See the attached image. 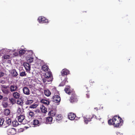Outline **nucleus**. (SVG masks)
Returning <instances> with one entry per match:
<instances>
[{"label":"nucleus","mask_w":135,"mask_h":135,"mask_svg":"<svg viewBox=\"0 0 135 135\" xmlns=\"http://www.w3.org/2000/svg\"><path fill=\"white\" fill-rule=\"evenodd\" d=\"M3 98V96L0 95V100L2 99Z\"/></svg>","instance_id":"nucleus-46"},{"label":"nucleus","mask_w":135,"mask_h":135,"mask_svg":"<svg viewBox=\"0 0 135 135\" xmlns=\"http://www.w3.org/2000/svg\"><path fill=\"white\" fill-rule=\"evenodd\" d=\"M67 78H65L64 80L60 84V86H63L65 84V83L67 82L68 83V81L67 80Z\"/></svg>","instance_id":"nucleus-23"},{"label":"nucleus","mask_w":135,"mask_h":135,"mask_svg":"<svg viewBox=\"0 0 135 135\" xmlns=\"http://www.w3.org/2000/svg\"><path fill=\"white\" fill-rule=\"evenodd\" d=\"M11 73L13 76L16 77L18 75L17 72L15 70H12Z\"/></svg>","instance_id":"nucleus-28"},{"label":"nucleus","mask_w":135,"mask_h":135,"mask_svg":"<svg viewBox=\"0 0 135 135\" xmlns=\"http://www.w3.org/2000/svg\"><path fill=\"white\" fill-rule=\"evenodd\" d=\"M23 102L22 100H18L17 102V103L18 105H20L21 106H22L23 105Z\"/></svg>","instance_id":"nucleus-38"},{"label":"nucleus","mask_w":135,"mask_h":135,"mask_svg":"<svg viewBox=\"0 0 135 135\" xmlns=\"http://www.w3.org/2000/svg\"><path fill=\"white\" fill-rule=\"evenodd\" d=\"M61 75L64 76L65 75H67L69 73V70L66 68L63 69L61 71Z\"/></svg>","instance_id":"nucleus-12"},{"label":"nucleus","mask_w":135,"mask_h":135,"mask_svg":"<svg viewBox=\"0 0 135 135\" xmlns=\"http://www.w3.org/2000/svg\"><path fill=\"white\" fill-rule=\"evenodd\" d=\"M41 117L38 118V119H35L33 120V124L35 127L38 126L40 125L41 122L42 120Z\"/></svg>","instance_id":"nucleus-6"},{"label":"nucleus","mask_w":135,"mask_h":135,"mask_svg":"<svg viewBox=\"0 0 135 135\" xmlns=\"http://www.w3.org/2000/svg\"><path fill=\"white\" fill-rule=\"evenodd\" d=\"M8 86H6V85H3V88L2 89H4V88H8Z\"/></svg>","instance_id":"nucleus-44"},{"label":"nucleus","mask_w":135,"mask_h":135,"mask_svg":"<svg viewBox=\"0 0 135 135\" xmlns=\"http://www.w3.org/2000/svg\"><path fill=\"white\" fill-rule=\"evenodd\" d=\"M27 59L28 62L32 63L33 62L34 58L30 56L27 57Z\"/></svg>","instance_id":"nucleus-29"},{"label":"nucleus","mask_w":135,"mask_h":135,"mask_svg":"<svg viewBox=\"0 0 135 135\" xmlns=\"http://www.w3.org/2000/svg\"><path fill=\"white\" fill-rule=\"evenodd\" d=\"M44 78L42 79L43 83H45L47 81L49 82L52 81L53 78L51 72L50 71H47L44 75Z\"/></svg>","instance_id":"nucleus-3"},{"label":"nucleus","mask_w":135,"mask_h":135,"mask_svg":"<svg viewBox=\"0 0 135 135\" xmlns=\"http://www.w3.org/2000/svg\"><path fill=\"white\" fill-rule=\"evenodd\" d=\"M5 74L3 72L0 71V78L3 77Z\"/></svg>","instance_id":"nucleus-41"},{"label":"nucleus","mask_w":135,"mask_h":135,"mask_svg":"<svg viewBox=\"0 0 135 135\" xmlns=\"http://www.w3.org/2000/svg\"><path fill=\"white\" fill-rule=\"evenodd\" d=\"M2 105L3 107L6 108L8 106V103L6 102H2Z\"/></svg>","instance_id":"nucleus-36"},{"label":"nucleus","mask_w":135,"mask_h":135,"mask_svg":"<svg viewBox=\"0 0 135 135\" xmlns=\"http://www.w3.org/2000/svg\"><path fill=\"white\" fill-rule=\"evenodd\" d=\"M62 118V115L61 114L56 115V116L55 119L56 120H60Z\"/></svg>","instance_id":"nucleus-24"},{"label":"nucleus","mask_w":135,"mask_h":135,"mask_svg":"<svg viewBox=\"0 0 135 135\" xmlns=\"http://www.w3.org/2000/svg\"><path fill=\"white\" fill-rule=\"evenodd\" d=\"M52 118L51 117H48L46 118V123L47 124H51L52 123Z\"/></svg>","instance_id":"nucleus-15"},{"label":"nucleus","mask_w":135,"mask_h":135,"mask_svg":"<svg viewBox=\"0 0 135 135\" xmlns=\"http://www.w3.org/2000/svg\"><path fill=\"white\" fill-rule=\"evenodd\" d=\"M42 69L44 71H48L49 70L48 66L46 65H43L42 67Z\"/></svg>","instance_id":"nucleus-20"},{"label":"nucleus","mask_w":135,"mask_h":135,"mask_svg":"<svg viewBox=\"0 0 135 135\" xmlns=\"http://www.w3.org/2000/svg\"><path fill=\"white\" fill-rule=\"evenodd\" d=\"M4 120L2 118H0V126H2L3 127L6 128L7 127L5 124H4Z\"/></svg>","instance_id":"nucleus-19"},{"label":"nucleus","mask_w":135,"mask_h":135,"mask_svg":"<svg viewBox=\"0 0 135 135\" xmlns=\"http://www.w3.org/2000/svg\"><path fill=\"white\" fill-rule=\"evenodd\" d=\"M52 99L53 102L56 103H59L61 100L60 96L57 95H54L52 97Z\"/></svg>","instance_id":"nucleus-7"},{"label":"nucleus","mask_w":135,"mask_h":135,"mask_svg":"<svg viewBox=\"0 0 135 135\" xmlns=\"http://www.w3.org/2000/svg\"><path fill=\"white\" fill-rule=\"evenodd\" d=\"M18 87L17 85L15 84L11 85L10 86V90L11 92L16 91Z\"/></svg>","instance_id":"nucleus-9"},{"label":"nucleus","mask_w":135,"mask_h":135,"mask_svg":"<svg viewBox=\"0 0 135 135\" xmlns=\"http://www.w3.org/2000/svg\"><path fill=\"white\" fill-rule=\"evenodd\" d=\"M40 23H48L49 21L48 20L43 16H39L38 19Z\"/></svg>","instance_id":"nucleus-8"},{"label":"nucleus","mask_w":135,"mask_h":135,"mask_svg":"<svg viewBox=\"0 0 135 135\" xmlns=\"http://www.w3.org/2000/svg\"><path fill=\"white\" fill-rule=\"evenodd\" d=\"M11 112L10 110L9 109H4L3 113V114L6 116L9 115Z\"/></svg>","instance_id":"nucleus-17"},{"label":"nucleus","mask_w":135,"mask_h":135,"mask_svg":"<svg viewBox=\"0 0 135 135\" xmlns=\"http://www.w3.org/2000/svg\"><path fill=\"white\" fill-rule=\"evenodd\" d=\"M2 90L3 93L6 95L10 93V91L7 88L2 89Z\"/></svg>","instance_id":"nucleus-26"},{"label":"nucleus","mask_w":135,"mask_h":135,"mask_svg":"<svg viewBox=\"0 0 135 135\" xmlns=\"http://www.w3.org/2000/svg\"><path fill=\"white\" fill-rule=\"evenodd\" d=\"M86 95H87V97L88 98H89V95H88L87 94H86Z\"/></svg>","instance_id":"nucleus-48"},{"label":"nucleus","mask_w":135,"mask_h":135,"mask_svg":"<svg viewBox=\"0 0 135 135\" xmlns=\"http://www.w3.org/2000/svg\"><path fill=\"white\" fill-rule=\"evenodd\" d=\"M12 124L13 127H16L19 125V123L16 120H15L12 122Z\"/></svg>","instance_id":"nucleus-31"},{"label":"nucleus","mask_w":135,"mask_h":135,"mask_svg":"<svg viewBox=\"0 0 135 135\" xmlns=\"http://www.w3.org/2000/svg\"><path fill=\"white\" fill-rule=\"evenodd\" d=\"M23 65L26 71L28 72H29L31 69V66L27 62H24L23 63Z\"/></svg>","instance_id":"nucleus-10"},{"label":"nucleus","mask_w":135,"mask_h":135,"mask_svg":"<svg viewBox=\"0 0 135 135\" xmlns=\"http://www.w3.org/2000/svg\"><path fill=\"white\" fill-rule=\"evenodd\" d=\"M3 58L4 59H9L10 58V56L9 55H4Z\"/></svg>","instance_id":"nucleus-39"},{"label":"nucleus","mask_w":135,"mask_h":135,"mask_svg":"<svg viewBox=\"0 0 135 135\" xmlns=\"http://www.w3.org/2000/svg\"><path fill=\"white\" fill-rule=\"evenodd\" d=\"M27 74L26 73L25 71H23L20 72V75L21 76L23 77L24 76H26Z\"/></svg>","instance_id":"nucleus-37"},{"label":"nucleus","mask_w":135,"mask_h":135,"mask_svg":"<svg viewBox=\"0 0 135 135\" xmlns=\"http://www.w3.org/2000/svg\"><path fill=\"white\" fill-rule=\"evenodd\" d=\"M70 86H68V88H66L64 89L65 92L69 95H70L74 92L70 90Z\"/></svg>","instance_id":"nucleus-18"},{"label":"nucleus","mask_w":135,"mask_h":135,"mask_svg":"<svg viewBox=\"0 0 135 135\" xmlns=\"http://www.w3.org/2000/svg\"><path fill=\"white\" fill-rule=\"evenodd\" d=\"M23 93L26 95H28L30 94V91L29 89L26 87H24L22 89Z\"/></svg>","instance_id":"nucleus-13"},{"label":"nucleus","mask_w":135,"mask_h":135,"mask_svg":"<svg viewBox=\"0 0 135 135\" xmlns=\"http://www.w3.org/2000/svg\"><path fill=\"white\" fill-rule=\"evenodd\" d=\"M24 115H20L18 117V120L19 122L22 123L23 124H25L27 122V121L25 118Z\"/></svg>","instance_id":"nucleus-5"},{"label":"nucleus","mask_w":135,"mask_h":135,"mask_svg":"<svg viewBox=\"0 0 135 135\" xmlns=\"http://www.w3.org/2000/svg\"><path fill=\"white\" fill-rule=\"evenodd\" d=\"M69 101L71 103H73L77 102L78 100L77 96L75 92H74L71 94Z\"/></svg>","instance_id":"nucleus-4"},{"label":"nucleus","mask_w":135,"mask_h":135,"mask_svg":"<svg viewBox=\"0 0 135 135\" xmlns=\"http://www.w3.org/2000/svg\"><path fill=\"white\" fill-rule=\"evenodd\" d=\"M12 121L11 119L8 118V119L7 120L6 122L7 123V125H6V126H7V127L9 126L11 123Z\"/></svg>","instance_id":"nucleus-32"},{"label":"nucleus","mask_w":135,"mask_h":135,"mask_svg":"<svg viewBox=\"0 0 135 135\" xmlns=\"http://www.w3.org/2000/svg\"><path fill=\"white\" fill-rule=\"evenodd\" d=\"M37 106V105L36 104H33L31 105L30 107V108H35Z\"/></svg>","instance_id":"nucleus-40"},{"label":"nucleus","mask_w":135,"mask_h":135,"mask_svg":"<svg viewBox=\"0 0 135 135\" xmlns=\"http://www.w3.org/2000/svg\"><path fill=\"white\" fill-rule=\"evenodd\" d=\"M26 51L22 49L20 50L19 52V53L20 55H23L24 54H25L26 52Z\"/></svg>","instance_id":"nucleus-33"},{"label":"nucleus","mask_w":135,"mask_h":135,"mask_svg":"<svg viewBox=\"0 0 135 135\" xmlns=\"http://www.w3.org/2000/svg\"><path fill=\"white\" fill-rule=\"evenodd\" d=\"M10 103L12 104H14L16 102L15 99L13 98H11L9 99Z\"/></svg>","instance_id":"nucleus-34"},{"label":"nucleus","mask_w":135,"mask_h":135,"mask_svg":"<svg viewBox=\"0 0 135 135\" xmlns=\"http://www.w3.org/2000/svg\"><path fill=\"white\" fill-rule=\"evenodd\" d=\"M33 102V100L32 99L29 100L28 99L25 102V104L27 105H30Z\"/></svg>","instance_id":"nucleus-30"},{"label":"nucleus","mask_w":135,"mask_h":135,"mask_svg":"<svg viewBox=\"0 0 135 135\" xmlns=\"http://www.w3.org/2000/svg\"><path fill=\"white\" fill-rule=\"evenodd\" d=\"M41 102L46 105L49 104L50 103L49 101L44 99H42L41 100Z\"/></svg>","instance_id":"nucleus-22"},{"label":"nucleus","mask_w":135,"mask_h":135,"mask_svg":"<svg viewBox=\"0 0 135 135\" xmlns=\"http://www.w3.org/2000/svg\"><path fill=\"white\" fill-rule=\"evenodd\" d=\"M14 98L16 99H18L20 97V94L17 92H14L12 94Z\"/></svg>","instance_id":"nucleus-16"},{"label":"nucleus","mask_w":135,"mask_h":135,"mask_svg":"<svg viewBox=\"0 0 135 135\" xmlns=\"http://www.w3.org/2000/svg\"><path fill=\"white\" fill-rule=\"evenodd\" d=\"M95 116L96 118L99 120H102L101 123H103L104 122L102 118L100 117H98L94 115L90 114H88L84 117V121L85 123L86 124H88V122H90L91 121V119Z\"/></svg>","instance_id":"nucleus-2"},{"label":"nucleus","mask_w":135,"mask_h":135,"mask_svg":"<svg viewBox=\"0 0 135 135\" xmlns=\"http://www.w3.org/2000/svg\"><path fill=\"white\" fill-rule=\"evenodd\" d=\"M40 108L41 112L42 113H45L47 112V108L43 105H41Z\"/></svg>","instance_id":"nucleus-21"},{"label":"nucleus","mask_w":135,"mask_h":135,"mask_svg":"<svg viewBox=\"0 0 135 135\" xmlns=\"http://www.w3.org/2000/svg\"><path fill=\"white\" fill-rule=\"evenodd\" d=\"M76 117L75 114L73 113H70L68 115V118L70 120H72L74 119Z\"/></svg>","instance_id":"nucleus-14"},{"label":"nucleus","mask_w":135,"mask_h":135,"mask_svg":"<svg viewBox=\"0 0 135 135\" xmlns=\"http://www.w3.org/2000/svg\"><path fill=\"white\" fill-rule=\"evenodd\" d=\"M18 52H15L13 53V55L15 56H17L18 55Z\"/></svg>","instance_id":"nucleus-43"},{"label":"nucleus","mask_w":135,"mask_h":135,"mask_svg":"<svg viewBox=\"0 0 135 135\" xmlns=\"http://www.w3.org/2000/svg\"><path fill=\"white\" fill-rule=\"evenodd\" d=\"M35 114L34 113L31 111H30L28 112V117L30 118H33L34 117Z\"/></svg>","instance_id":"nucleus-27"},{"label":"nucleus","mask_w":135,"mask_h":135,"mask_svg":"<svg viewBox=\"0 0 135 135\" xmlns=\"http://www.w3.org/2000/svg\"><path fill=\"white\" fill-rule=\"evenodd\" d=\"M49 115L53 117L55 116L56 115V113L53 110H51V111L49 113Z\"/></svg>","instance_id":"nucleus-35"},{"label":"nucleus","mask_w":135,"mask_h":135,"mask_svg":"<svg viewBox=\"0 0 135 135\" xmlns=\"http://www.w3.org/2000/svg\"><path fill=\"white\" fill-rule=\"evenodd\" d=\"M90 82L91 84V83L92 84L93 83H94V81L92 80H90Z\"/></svg>","instance_id":"nucleus-45"},{"label":"nucleus","mask_w":135,"mask_h":135,"mask_svg":"<svg viewBox=\"0 0 135 135\" xmlns=\"http://www.w3.org/2000/svg\"><path fill=\"white\" fill-rule=\"evenodd\" d=\"M16 131L14 128H11L8 129L7 133L9 135H13L15 133Z\"/></svg>","instance_id":"nucleus-11"},{"label":"nucleus","mask_w":135,"mask_h":135,"mask_svg":"<svg viewBox=\"0 0 135 135\" xmlns=\"http://www.w3.org/2000/svg\"><path fill=\"white\" fill-rule=\"evenodd\" d=\"M21 110V109L20 108H19L18 110V112H20Z\"/></svg>","instance_id":"nucleus-47"},{"label":"nucleus","mask_w":135,"mask_h":135,"mask_svg":"<svg viewBox=\"0 0 135 135\" xmlns=\"http://www.w3.org/2000/svg\"><path fill=\"white\" fill-rule=\"evenodd\" d=\"M108 123L110 125H113L118 128L121 126L123 123V120L119 116H114L112 119L109 120Z\"/></svg>","instance_id":"nucleus-1"},{"label":"nucleus","mask_w":135,"mask_h":135,"mask_svg":"<svg viewBox=\"0 0 135 135\" xmlns=\"http://www.w3.org/2000/svg\"><path fill=\"white\" fill-rule=\"evenodd\" d=\"M8 100V98L7 97H4L3 99V102H5Z\"/></svg>","instance_id":"nucleus-42"},{"label":"nucleus","mask_w":135,"mask_h":135,"mask_svg":"<svg viewBox=\"0 0 135 135\" xmlns=\"http://www.w3.org/2000/svg\"><path fill=\"white\" fill-rule=\"evenodd\" d=\"M44 93L45 95L47 96H49L51 94L50 91L48 90H44Z\"/></svg>","instance_id":"nucleus-25"}]
</instances>
